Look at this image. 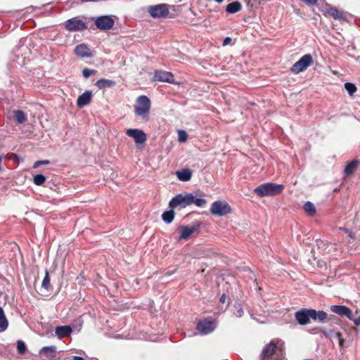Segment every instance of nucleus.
I'll return each mask as SVG.
<instances>
[{"label":"nucleus","instance_id":"3","mask_svg":"<svg viewBox=\"0 0 360 360\" xmlns=\"http://www.w3.org/2000/svg\"><path fill=\"white\" fill-rule=\"evenodd\" d=\"M217 328V322L211 317L205 318L198 321L196 329L200 335H205L211 333Z\"/></svg>","mask_w":360,"mask_h":360},{"label":"nucleus","instance_id":"23","mask_svg":"<svg viewBox=\"0 0 360 360\" xmlns=\"http://www.w3.org/2000/svg\"><path fill=\"white\" fill-rule=\"evenodd\" d=\"M176 174L178 179L181 181H188L192 176V172L189 169H182L181 170L177 171Z\"/></svg>","mask_w":360,"mask_h":360},{"label":"nucleus","instance_id":"2","mask_svg":"<svg viewBox=\"0 0 360 360\" xmlns=\"http://www.w3.org/2000/svg\"><path fill=\"white\" fill-rule=\"evenodd\" d=\"M283 190V186L274 183H264L260 184L254 192L259 197L273 196L281 193Z\"/></svg>","mask_w":360,"mask_h":360},{"label":"nucleus","instance_id":"29","mask_svg":"<svg viewBox=\"0 0 360 360\" xmlns=\"http://www.w3.org/2000/svg\"><path fill=\"white\" fill-rule=\"evenodd\" d=\"M316 245L319 248V249L323 250L326 253H330V247L332 245L327 241L323 240H316Z\"/></svg>","mask_w":360,"mask_h":360},{"label":"nucleus","instance_id":"32","mask_svg":"<svg viewBox=\"0 0 360 360\" xmlns=\"http://www.w3.org/2000/svg\"><path fill=\"white\" fill-rule=\"evenodd\" d=\"M46 181V177L41 174H38L34 176L33 182L37 186H41Z\"/></svg>","mask_w":360,"mask_h":360},{"label":"nucleus","instance_id":"21","mask_svg":"<svg viewBox=\"0 0 360 360\" xmlns=\"http://www.w3.org/2000/svg\"><path fill=\"white\" fill-rule=\"evenodd\" d=\"M326 8L328 14L334 19L342 20L345 18L344 13L339 11L337 8L330 6L329 4H326Z\"/></svg>","mask_w":360,"mask_h":360},{"label":"nucleus","instance_id":"9","mask_svg":"<svg viewBox=\"0 0 360 360\" xmlns=\"http://www.w3.org/2000/svg\"><path fill=\"white\" fill-rule=\"evenodd\" d=\"M65 26V29L70 32L82 31L87 28L86 22L78 17L68 20Z\"/></svg>","mask_w":360,"mask_h":360},{"label":"nucleus","instance_id":"30","mask_svg":"<svg viewBox=\"0 0 360 360\" xmlns=\"http://www.w3.org/2000/svg\"><path fill=\"white\" fill-rule=\"evenodd\" d=\"M13 114L14 118L18 124H22L27 120V117L22 110H15Z\"/></svg>","mask_w":360,"mask_h":360},{"label":"nucleus","instance_id":"10","mask_svg":"<svg viewBox=\"0 0 360 360\" xmlns=\"http://www.w3.org/2000/svg\"><path fill=\"white\" fill-rule=\"evenodd\" d=\"M126 134L134 139L137 144L143 143L146 140V134L141 129H129L126 131Z\"/></svg>","mask_w":360,"mask_h":360},{"label":"nucleus","instance_id":"31","mask_svg":"<svg viewBox=\"0 0 360 360\" xmlns=\"http://www.w3.org/2000/svg\"><path fill=\"white\" fill-rule=\"evenodd\" d=\"M303 208L305 212H307L310 216H313L316 213V208L314 205L309 201H307L304 203Z\"/></svg>","mask_w":360,"mask_h":360},{"label":"nucleus","instance_id":"48","mask_svg":"<svg viewBox=\"0 0 360 360\" xmlns=\"http://www.w3.org/2000/svg\"><path fill=\"white\" fill-rule=\"evenodd\" d=\"M219 301H220V302H221V303H224V302H225V301H226V295H225V294H223V295L220 297Z\"/></svg>","mask_w":360,"mask_h":360},{"label":"nucleus","instance_id":"18","mask_svg":"<svg viewBox=\"0 0 360 360\" xmlns=\"http://www.w3.org/2000/svg\"><path fill=\"white\" fill-rule=\"evenodd\" d=\"M276 345L273 342H270L263 349L260 355L261 360H266L271 357L276 352Z\"/></svg>","mask_w":360,"mask_h":360},{"label":"nucleus","instance_id":"49","mask_svg":"<svg viewBox=\"0 0 360 360\" xmlns=\"http://www.w3.org/2000/svg\"><path fill=\"white\" fill-rule=\"evenodd\" d=\"M72 360H84V358L79 356H72Z\"/></svg>","mask_w":360,"mask_h":360},{"label":"nucleus","instance_id":"35","mask_svg":"<svg viewBox=\"0 0 360 360\" xmlns=\"http://www.w3.org/2000/svg\"><path fill=\"white\" fill-rule=\"evenodd\" d=\"M17 349L20 354H24L27 350L26 345L22 340L17 341Z\"/></svg>","mask_w":360,"mask_h":360},{"label":"nucleus","instance_id":"47","mask_svg":"<svg viewBox=\"0 0 360 360\" xmlns=\"http://www.w3.org/2000/svg\"><path fill=\"white\" fill-rule=\"evenodd\" d=\"M334 335H335V338H337L338 340L340 339L343 338L342 333L340 332H336V333H334Z\"/></svg>","mask_w":360,"mask_h":360},{"label":"nucleus","instance_id":"40","mask_svg":"<svg viewBox=\"0 0 360 360\" xmlns=\"http://www.w3.org/2000/svg\"><path fill=\"white\" fill-rule=\"evenodd\" d=\"M50 164V161L48 160H39V161H37L34 162V165H33V167L34 168H37L41 165H49Z\"/></svg>","mask_w":360,"mask_h":360},{"label":"nucleus","instance_id":"27","mask_svg":"<svg viewBox=\"0 0 360 360\" xmlns=\"http://www.w3.org/2000/svg\"><path fill=\"white\" fill-rule=\"evenodd\" d=\"M359 165V160H352L347 164L345 168V174L346 175H350L352 174L354 170L357 168L358 165Z\"/></svg>","mask_w":360,"mask_h":360},{"label":"nucleus","instance_id":"28","mask_svg":"<svg viewBox=\"0 0 360 360\" xmlns=\"http://www.w3.org/2000/svg\"><path fill=\"white\" fill-rule=\"evenodd\" d=\"M174 209H171L168 211H165L162 214V220L166 224H170L174 219L175 213L173 210Z\"/></svg>","mask_w":360,"mask_h":360},{"label":"nucleus","instance_id":"8","mask_svg":"<svg viewBox=\"0 0 360 360\" xmlns=\"http://www.w3.org/2000/svg\"><path fill=\"white\" fill-rule=\"evenodd\" d=\"M94 24L100 30H109L113 27L115 21L110 15H101L95 19Z\"/></svg>","mask_w":360,"mask_h":360},{"label":"nucleus","instance_id":"16","mask_svg":"<svg viewBox=\"0 0 360 360\" xmlns=\"http://www.w3.org/2000/svg\"><path fill=\"white\" fill-rule=\"evenodd\" d=\"M92 98V94L90 91H86L84 93L82 94L79 96L77 100V105L79 108H82L86 105H88Z\"/></svg>","mask_w":360,"mask_h":360},{"label":"nucleus","instance_id":"44","mask_svg":"<svg viewBox=\"0 0 360 360\" xmlns=\"http://www.w3.org/2000/svg\"><path fill=\"white\" fill-rule=\"evenodd\" d=\"M231 41V38L229 37H226L224 41H223V46H226L228 45L230 42Z\"/></svg>","mask_w":360,"mask_h":360},{"label":"nucleus","instance_id":"17","mask_svg":"<svg viewBox=\"0 0 360 360\" xmlns=\"http://www.w3.org/2000/svg\"><path fill=\"white\" fill-rule=\"evenodd\" d=\"M55 333L57 337L61 339L70 336L72 333V329L70 326H60L56 328Z\"/></svg>","mask_w":360,"mask_h":360},{"label":"nucleus","instance_id":"14","mask_svg":"<svg viewBox=\"0 0 360 360\" xmlns=\"http://www.w3.org/2000/svg\"><path fill=\"white\" fill-rule=\"evenodd\" d=\"M199 227V225H197L196 226H182L180 227V231H179V240L185 239H188L191 236L198 230Z\"/></svg>","mask_w":360,"mask_h":360},{"label":"nucleus","instance_id":"26","mask_svg":"<svg viewBox=\"0 0 360 360\" xmlns=\"http://www.w3.org/2000/svg\"><path fill=\"white\" fill-rule=\"evenodd\" d=\"M242 8L241 4L239 1H233L226 6V11L229 13H235L240 11Z\"/></svg>","mask_w":360,"mask_h":360},{"label":"nucleus","instance_id":"13","mask_svg":"<svg viewBox=\"0 0 360 360\" xmlns=\"http://www.w3.org/2000/svg\"><path fill=\"white\" fill-rule=\"evenodd\" d=\"M39 354L45 356L44 360H56L57 356L56 347L55 346H47L42 347Z\"/></svg>","mask_w":360,"mask_h":360},{"label":"nucleus","instance_id":"11","mask_svg":"<svg viewBox=\"0 0 360 360\" xmlns=\"http://www.w3.org/2000/svg\"><path fill=\"white\" fill-rule=\"evenodd\" d=\"M311 309H302L295 314V317L300 325H307L311 319Z\"/></svg>","mask_w":360,"mask_h":360},{"label":"nucleus","instance_id":"36","mask_svg":"<svg viewBox=\"0 0 360 360\" xmlns=\"http://www.w3.org/2000/svg\"><path fill=\"white\" fill-rule=\"evenodd\" d=\"M50 285V278L47 270L45 272V276L42 281L41 287L45 290H48Z\"/></svg>","mask_w":360,"mask_h":360},{"label":"nucleus","instance_id":"25","mask_svg":"<svg viewBox=\"0 0 360 360\" xmlns=\"http://www.w3.org/2000/svg\"><path fill=\"white\" fill-rule=\"evenodd\" d=\"M115 85V82L111 79H101L96 82V86L99 89L110 88Z\"/></svg>","mask_w":360,"mask_h":360},{"label":"nucleus","instance_id":"22","mask_svg":"<svg viewBox=\"0 0 360 360\" xmlns=\"http://www.w3.org/2000/svg\"><path fill=\"white\" fill-rule=\"evenodd\" d=\"M330 310L333 313L341 316L350 314V309L343 305H332Z\"/></svg>","mask_w":360,"mask_h":360},{"label":"nucleus","instance_id":"41","mask_svg":"<svg viewBox=\"0 0 360 360\" xmlns=\"http://www.w3.org/2000/svg\"><path fill=\"white\" fill-rule=\"evenodd\" d=\"M340 230L346 233V234H347L348 236L350 237L351 238H354V233L352 231H351L349 229H348L347 228H344V227H340Z\"/></svg>","mask_w":360,"mask_h":360},{"label":"nucleus","instance_id":"12","mask_svg":"<svg viewBox=\"0 0 360 360\" xmlns=\"http://www.w3.org/2000/svg\"><path fill=\"white\" fill-rule=\"evenodd\" d=\"M154 80L168 83L174 82V75L170 72L156 70L154 73Z\"/></svg>","mask_w":360,"mask_h":360},{"label":"nucleus","instance_id":"42","mask_svg":"<svg viewBox=\"0 0 360 360\" xmlns=\"http://www.w3.org/2000/svg\"><path fill=\"white\" fill-rule=\"evenodd\" d=\"M353 321L356 326L360 325V316H358L357 312L355 313V317L353 319Z\"/></svg>","mask_w":360,"mask_h":360},{"label":"nucleus","instance_id":"4","mask_svg":"<svg viewBox=\"0 0 360 360\" xmlns=\"http://www.w3.org/2000/svg\"><path fill=\"white\" fill-rule=\"evenodd\" d=\"M231 212L230 205L224 200L214 201L210 207V212L213 215L225 216Z\"/></svg>","mask_w":360,"mask_h":360},{"label":"nucleus","instance_id":"20","mask_svg":"<svg viewBox=\"0 0 360 360\" xmlns=\"http://www.w3.org/2000/svg\"><path fill=\"white\" fill-rule=\"evenodd\" d=\"M311 309V319L315 321L324 322L327 318V314L323 311Z\"/></svg>","mask_w":360,"mask_h":360},{"label":"nucleus","instance_id":"45","mask_svg":"<svg viewBox=\"0 0 360 360\" xmlns=\"http://www.w3.org/2000/svg\"><path fill=\"white\" fill-rule=\"evenodd\" d=\"M339 346L341 349H343L345 347V339L342 338L338 340Z\"/></svg>","mask_w":360,"mask_h":360},{"label":"nucleus","instance_id":"1","mask_svg":"<svg viewBox=\"0 0 360 360\" xmlns=\"http://www.w3.org/2000/svg\"><path fill=\"white\" fill-rule=\"evenodd\" d=\"M151 102L147 96L142 95L137 97L134 103V113L137 117H140L144 122L150 120V110Z\"/></svg>","mask_w":360,"mask_h":360},{"label":"nucleus","instance_id":"7","mask_svg":"<svg viewBox=\"0 0 360 360\" xmlns=\"http://www.w3.org/2000/svg\"><path fill=\"white\" fill-rule=\"evenodd\" d=\"M312 56L311 54H305L301 58L294 63L291 68V72L298 74L305 70L312 63Z\"/></svg>","mask_w":360,"mask_h":360},{"label":"nucleus","instance_id":"50","mask_svg":"<svg viewBox=\"0 0 360 360\" xmlns=\"http://www.w3.org/2000/svg\"><path fill=\"white\" fill-rule=\"evenodd\" d=\"M224 0H215V1L218 4H220Z\"/></svg>","mask_w":360,"mask_h":360},{"label":"nucleus","instance_id":"39","mask_svg":"<svg viewBox=\"0 0 360 360\" xmlns=\"http://www.w3.org/2000/svg\"><path fill=\"white\" fill-rule=\"evenodd\" d=\"M187 139V134L185 131H179V141L180 142L186 141Z\"/></svg>","mask_w":360,"mask_h":360},{"label":"nucleus","instance_id":"24","mask_svg":"<svg viewBox=\"0 0 360 360\" xmlns=\"http://www.w3.org/2000/svg\"><path fill=\"white\" fill-rule=\"evenodd\" d=\"M8 327V321L4 311L0 306V333L5 331Z\"/></svg>","mask_w":360,"mask_h":360},{"label":"nucleus","instance_id":"6","mask_svg":"<svg viewBox=\"0 0 360 360\" xmlns=\"http://www.w3.org/2000/svg\"><path fill=\"white\" fill-rule=\"evenodd\" d=\"M148 12L153 18H165L169 14V5L160 4L155 6H150Z\"/></svg>","mask_w":360,"mask_h":360},{"label":"nucleus","instance_id":"37","mask_svg":"<svg viewBox=\"0 0 360 360\" xmlns=\"http://www.w3.org/2000/svg\"><path fill=\"white\" fill-rule=\"evenodd\" d=\"M321 332L323 333V335L326 338H330V339L335 338V335H334V333H336V331H335L333 330H326L324 328H321Z\"/></svg>","mask_w":360,"mask_h":360},{"label":"nucleus","instance_id":"38","mask_svg":"<svg viewBox=\"0 0 360 360\" xmlns=\"http://www.w3.org/2000/svg\"><path fill=\"white\" fill-rule=\"evenodd\" d=\"M94 73V70H91V69H88V68H84L83 70H82V75L83 76L85 77V78H88L89 77H90L91 75H93Z\"/></svg>","mask_w":360,"mask_h":360},{"label":"nucleus","instance_id":"43","mask_svg":"<svg viewBox=\"0 0 360 360\" xmlns=\"http://www.w3.org/2000/svg\"><path fill=\"white\" fill-rule=\"evenodd\" d=\"M302 1L304 2L307 4H316L319 0H301Z\"/></svg>","mask_w":360,"mask_h":360},{"label":"nucleus","instance_id":"34","mask_svg":"<svg viewBox=\"0 0 360 360\" xmlns=\"http://www.w3.org/2000/svg\"><path fill=\"white\" fill-rule=\"evenodd\" d=\"M345 88L350 96H352L356 91V86L350 82H346Z\"/></svg>","mask_w":360,"mask_h":360},{"label":"nucleus","instance_id":"33","mask_svg":"<svg viewBox=\"0 0 360 360\" xmlns=\"http://www.w3.org/2000/svg\"><path fill=\"white\" fill-rule=\"evenodd\" d=\"M233 314L238 318L243 315V309L240 304L236 303L233 306Z\"/></svg>","mask_w":360,"mask_h":360},{"label":"nucleus","instance_id":"15","mask_svg":"<svg viewBox=\"0 0 360 360\" xmlns=\"http://www.w3.org/2000/svg\"><path fill=\"white\" fill-rule=\"evenodd\" d=\"M75 53L81 58H91L90 49L85 44L77 45L75 49Z\"/></svg>","mask_w":360,"mask_h":360},{"label":"nucleus","instance_id":"5","mask_svg":"<svg viewBox=\"0 0 360 360\" xmlns=\"http://www.w3.org/2000/svg\"><path fill=\"white\" fill-rule=\"evenodd\" d=\"M190 193L183 195L181 193L176 195L169 202V207L171 209H174L177 207L180 208H185L191 205Z\"/></svg>","mask_w":360,"mask_h":360},{"label":"nucleus","instance_id":"46","mask_svg":"<svg viewBox=\"0 0 360 360\" xmlns=\"http://www.w3.org/2000/svg\"><path fill=\"white\" fill-rule=\"evenodd\" d=\"M345 316H347L349 319L353 321V319L355 317V314H353V312L350 309V314L345 315Z\"/></svg>","mask_w":360,"mask_h":360},{"label":"nucleus","instance_id":"19","mask_svg":"<svg viewBox=\"0 0 360 360\" xmlns=\"http://www.w3.org/2000/svg\"><path fill=\"white\" fill-rule=\"evenodd\" d=\"M190 197L192 198L191 199V205L194 204L197 207H203L207 203V200L202 197V194L198 195L196 193L195 195H193L190 193Z\"/></svg>","mask_w":360,"mask_h":360}]
</instances>
